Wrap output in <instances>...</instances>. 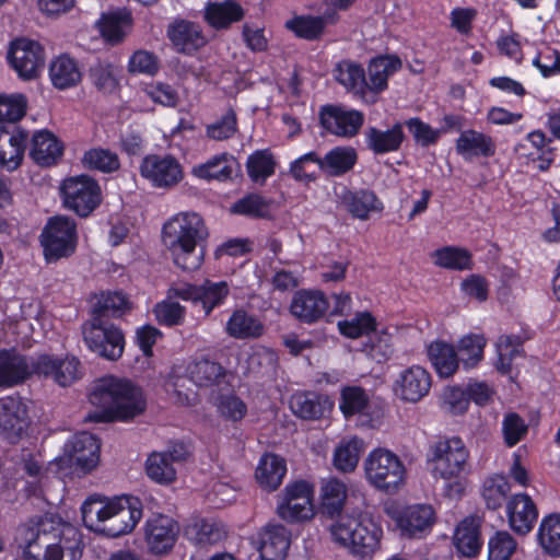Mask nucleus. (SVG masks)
<instances>
[{
  "mask_svg": "<svg viewBox=\"0 0 560 560\" xmlns=\"http://www.w3.org/2000/svg\"><path fill=\"white\" fill-rule=\"evenodd\" d=\"M369 401V396L362 387L347 386L341 389L340 410L346 418L363 413Z\"/></svg>",
  "mask_w": 560,
  "mask_h": 560,
  "instance_id": "052dcab7",
  "label": "nucleus"
},
{
  "mask_svg": "<svg viewBox=\"0 0 560 560\" xmlns=\"http://www.w3.org/2000/svg\"><path fill=\"white\" fill-rule=\"evenodd\" d=\"M486 339L481 335H468L463 337L457 343V354L459 361L466 368L476 366L483 358Z\"/></svg>",
  "mask_w": 560,
  "mask_h": 560,
  "instance_id": "864d4df0",
  "label": "nucleus"
},
{
  "mask_svg": "<svg viewBox=\"0 0 560 560\" xmlns=\"http://www.w3.org/2000/svg\"><path fill=\"white\" fill-rule=\"evenodd\" d=\"M404 138L405 135L400 122H396L390 129L385 131L375 127H370L366 130L368 147L376 154L397 151Z\"/></svg>",
  "mask_w": 560,
  "mask_h": 560,
  "instance_id": "c9c22d12",
  "label": "nucleus"
},
{
  "mask_svg": "<svg viewBox=\"0 0 560 560\" xmlns=\"http://www.w3.org/2000/svg\"><path fill=\"white\" fill-rule=\"evenodd\" d=\"M236 159L228 153L215 155L206 163L194 167L192 173L199 178L228 180L237 170Z\"/></svg>",
  "mask_w": 560,
  "mask_h": 560,
  "instance_id": "4c0bfd02",
  "label": "nucleus"
},
{
  "mask_svg": "<svg viewBox=\"0 0 560 560\" xmlns=\"http://www.w3.org/2000/svg\"><path fill=\"white\" fill-rule=\"evenodd\" d=\"M456 151L465 160L475 156L490 158L495 153V143L490 136L469 129L463 131L456 140Z\"/></svg>",
  "mask_w": 560,
  "mask_h": 560,
  "instance_id": "c756f323",
  "label": "nucleus"
},
{
  "mask_svg": "<svg viewBox=\"0 0 560 560\" xmlns=\"http://www.w3.org/2000/svg\"><path fill=\"white\" fill-rule=\"evenodd\" d=\"M329 530L336 544L360 557L374 553L383 534L382 528L366 515L341 516Z\"/></svg>",
  "mask_w": 560,
  "mask_h": 560,
  "instance_id": "423d86ee",
  "label": "nucleus"
},
{
  "mask_svg": "<svg viewBox=\"0 0 560 560\" xmlns=\"http://www.w3.org/2000/svg\"><path fill=\"white\" fill-rule=\"evenodd\" d=\"M82 166L90 171L105 174L114 173L120 168L118 154L102 147L91 148L81 158Z\"/></svg>",
  "mask_w": 560,
  "mask_h": 560,
  "instance_id": "a18cd8bd",
  "label": "nucleus"
},
{
  "mask_svg": "<svg viewBox=\"0 0 560 560\" xmlns=\"http://www.w3.org/2000/svg\"><path fill=\"white\" fill-rule=\"evenodd\" d=\"M427 354L440 377H451L458 370L459 358L456 349L445 341L431 342L427 347Z\"/></svg>",
  "mask_w": 560,
  "mask_h": 560,
  "instance_id": "473e14b6",
  "label": "nucleus"
},
{
  "mask_svg": "<svg viewBox=\"0 0 560 560\" xmlns=\"http://www.w3.org/2000/svg\"><path fill=\"white\" fill-rule=\"evenodd\" d=\"M401 60L395 55L373 58L368 66V90L380 93L387 88L388 78L401 68Z\"/></svg>",
  "mask_w": 560,
  "mask_h": 560,
  "instance_id": "2f4dec72",
  "label": "nucleus"
},
{
  "mask_svg": "<svg viewBox=\"0 0 560 560\" xmlns=\"http://www.w3.org/2000/svg\"><path fill=\"white\" fill-rule=\"evenodd\" d=\"M480 522L478 517L465 518L456 528L454 544L457 550L467 557L475 556L480 547Z\"/></svg>",
  "mask_w": 560,
  "mask_h": 560,
  "instance_id": "37998d69",
  "label": "nucleus"
},
{
  "mask_svg": "<svg viewBox=\"0 0 560 560\" xmlns=\"http://www.w3.org/2000/svg\"><path fill=\"white\" fill-rule=\"evenodd\" d=\"M469 453L459 438L443 439L430 447L429 462L433 477L445 481L444 494L450 499L460 498L465 486L459 476L465 471Z\"/></svg>",
  "mask_w": 560,
  "mask_h": 560,
  "instance_id": "39448f33",
  "label": "nucleus"
},
{
  "mask_svg": "<svg viewBox=\"0 0 560 560\" xmlns=\"http://www.w3.org/2000/svg\"><path fill=\"white\" fill-rule=\"evenodd\" d=\"M291 409L303 419H318L332 408V401L316 393L298 394L291 398Z\"/></svg>",
  "mask_w": 560,
  "mask_h": 560,
  "instance_id": "72a5a7b5",
  "label": "nucleus"
},
{
  "mask_svg": "<svg viewBox=\"0 0 560 560\" xmlns=\"http://www.w3.org/2000/svg\"><path fill=\"white\" fill-rule=\"evenodd\" d=\"M357 151L351 147H337L323 159L324 172L331 176H341L351 171L357 163Z\"/></svg>",
  "mask_w": 560,
  "mask_h": 560,
  "instance_id": "de8ad7c7",
  "label": "nucleus"
},
{
  "mask_svg": "<svg viewBox=\"0 0 560 560\" xmlns=\"http://www.w3.org/2000/svg\"><path fill=\"white\" fill-rule=\"evenodd\" d=\"M81 513L89 529L108 537H118L133 530L142 517V503L131 495L113 500L91 497L82 504Z\"/></svg>",
  "mask_w": 560,
  "mask_h": 560,
  "instance_id": "7ed1b4c3",
  "label": "nucleus"
},
{
  "mask_svg": "<svg viewBox=\"0 0 560 560\" xmlns=\"http://www.w3.org/2000/svg\"><path fill=\"white\" fill-rule=\"evenodd\" d=\"M89 400L94 411L85 417L91 422H113L129 420L144 410L142 392L126 378L113 375L94 382Z\"/></svg>",
  "mask_w": 560,
  "mask_h": 560,
  "instance_id": "f257e3e1",
  "label": "nucleus"
},
{
  "mask_svg": "<svg viewBox=\"0 0 560 560\" xmlns=\"http://www.w3.org/2000/svg\"><path fill=\"white\" fill-rule=\"evenodd\" d=\"M243 16V8L234 0L211 2L205 10V19L215 28H226L232 23L241 21Z\"/></svg>",
  "mask_w": 560,
  "mask_h": 560,
  "instance_id": "ea45409f",
  "label": "nucleus"
},
{
  "mask_svg": "<svg viewBox=\"0 0 560 560\" xmlns=\"http://www.w3.org/2000/svg\"><path fill=\"white\" fill-rule=\"evenodd\" d=\"M225 331L235 339H253L262 335L264 325L255 315L244 310H236L229 318Z\"/></svg>",
  "mask_w": 560,
  "mask_h": 560,
  "instance_id": "e433bc0d",
  "label": "nucleus"
},
{
  "mask_svg": "<svg viewBox=\"0 0 560 560\" xmlns=\"http://www.w3.org/2000/svg\"><path fill=\"white\" fill-rule=\"evenodd\" d=\"M141 175L156 187H172L183 178L182 166L171 155H148L140 166Z\"/></svg>",
  "mask_w": 560,
  "mask_h": 560,
  "instance_id": "a211bd4d",
  "label": "nucleus"
},
{
  "mask_svg": "<svg viewBox=\"0 0 560 560\" xmlns=\"http://www.w3.org/2000/svg\"><path fill=\"white\" fill-rule=\"evenodd\" d=\"M27 136L16 126L0 127V166L14 171L22 164Z\"/></svg>",
  "mask_w": 560,
  "mask_h": 560,
  "instance_id": "4be33fe9",
  "label": "nucleus"
},
{
  "mask_svg": "<svg viewBox=\"0 0 560 560\" xmlns=\"http://www.w3.org/2000/svg\"><path fill=\"white\" fill-rule=\"evenodd\" d=\"M346 499L347 487L342 481L330 478L322 486V511L329 517L341 513Z\"/></svg>",
  "mask_w": 560,
  "mask_h": 560,
  "instance_id": "49530a36",
  "label": "nucleus"
},
{
  "mask_svg": "<svg viewBox=\"0 0 560 560\" xmlns=\"http://www.w3.org/2000/svg\"><path fill=\"white\" fill-rule=\"evenodd\" d=\"M523 342L524 340L520 336L502 335L499 337L495 343L498 353L495 368L500 373L510 374L512 372L514 360L523 355Z\"/></svg>",
  "mask_w": 560,
  "mask_h": 560,
  "instance_id": "c03bdc74",
  "label": "nucleus"
},
{
  "mask_svg": "<svg viewBox=\"0 0 560 560\" xmlns=\"http://www.w3.org/2000/svg\"><path fill=\"white\" fill-rule=\"evenodd\" d=\"M340 200L346 210L360 220H368L371 212L383 210V203L372 190L352 191L345 189Z\"/></svg>",
  "mask_w": 560,
  "mask_h": 560,
  "instance_id": "c85d7f7f",
  "label": "nucleus"
},
{
  "mask_svg": "<svg viewBox=\"0 0 560 560\" xmlns=\"http://www.w3.org/2000/svg\"><path fill=\"white\" fill-rule=\"evenodd\" d=\"M167 37L179 52L190 54L207 43L201 28L192 22L176 20L167 27Z\"/></svg>",
  "mask_w": 560,
  "mask_h": 560,
  "instance_id": "393cba45",
  "label": "nucleus"
},
{
  "mask_svg": "<svg viewBox=\"0 0 560 560\" xmlns=\"http://www.w3.org/2000/svg\"><path fill=\"white\" fill-rule=\"evenodd\" d=\"M61 192L65 206L83 218L91 214L102 200L98 183L89 175H79L65 179Z\"/></svg>",
  "mask_w": 560,
  "mask_h": 560,
  "instance_id": "9b49d317",
  "label": "nucleus"
},
{
  "mask_svg": "<svg viewBox=\"0 0 560 560\" xmlns=\"http://www.w3.org/2000/svg\"><path fill=\"white\" fill-rule=\"evenodd\" d=\"M246 167L253 182L265 183L275 173L273 156L268 150H258L248 156Z\"/></svg>",
  "mask_w": 560,
  "mask_h": 560,
  "instance_id": "4d7b16f0",
  "label": "nucleus"
},
{
  "mask_svg": "<svg viewBox=\"0 0 560 560\" xmlns=\"http://www.w3.org/2000/svg\"><path fill=\"white\" fill-rule=\"evenodd\" d=\"M287 472V465L282 457L276 454H265L256 468V479L268 491L276 490Z\"/></svg>",
  "mask_w": 560,
  "mask_h": 560,
  "instance_id": "f704fd0d",
  "label": "nucleus"
},
{
  "mask_svg": "<svg viewBox=\"0 0 560 560\" xmlns=\"http://www.w3.org/2000/svg\"><path fill=\"white\" fill-rule=\"evenodd\" d=\"M82 332L84 342L97 355L109 361H116L122 355L125 337L121 329L100 316H93L85 323Z\"/></svg>",
  "mask_w": 560,
  "mask_h": 560,
  "instance_id": "6e6552de",
  "label": "nucleus"
},
{
  "mask_svg": "<svg viewBox=\"0 0 560 560\" xmlns=\"http://www.w3.org/2000/svg\"><path fill=\"white\" fill-rule=\"evenodd\" d=\"M49 77L55 88L66 90L77 85L82 79V73L74 59L61 55L50 63Z\"/></svg>",
  "mask_w": 560,
  "mask_h": 560,
  "instance_id": "58836bf2",
  "label": "nucleus"
},
{
  "mask_svg": "<svg viewBox=\"0 0 560 560\" xmlns=\"http://www.w3.org/2000/svg\"><path fill=\"white\" fill-rule=\"evenodd\" d=\"M285 26L300 38L317 40L324 34L326 19L323 16L300 15L287 21Z\"/></svg>",
  "mask_w": 560,
  "mask_h": 560,
  "instance_id": "09e8293b",
  "label": "nucleus"
},
{
  "mask_svg": "<svg viewBox=\"0 0 560 560\" xmlns=\"http://www.w3.org/2000/svg\"><path fill=\"white\" fill-rule=\"evenodd\" d=\"M33 373L52 378L62 387L72 385L83 374L81 362L73 355L61 359L51 354H40L32 360Z\"/></svg>",
  "mask_w": 560,
  "mask_h": 560,
  "instance_id": "f8f14e48",
  "label": "nucleus"
},
{
  "mask_svg": "<svg viewBox=\"0 0 560 560\" xmlns=\"http://www.w3.org/2000/svg\"><path fill=\"white\" fill-rule=\"evenodd\" d=\"M538 539L546 552L551 556L560 555V515L551 514L544 518Z\"/></svg>",
  "mask_w": 560,
  "mask_h": 560,
  "instance_id": "6e6d98bb",
  "label": "nucleus"
},
{
  "mask_svg": "<svg viewBox=\"0 0 560 560\" xmlns=\"http://www.w3.org/2000/svg\"><path fill=\"white\" fill-rule=\"evenodd\" d=\"M313 494V487L304 480L289 483L278 495L277 515L288 523L311 520L314 516Z\"/></svg>",
  "mask_w": 560,
  "mask_h": 560,
  "instance_id": "9d476101",
  "label": "nucleus"
},
{
  "mask_svg": "<svg viewBox=\"0 0 560 560\" xmlns=\"http://www.w3.org/2000/svg\"><path fill=\"white\" fill-rule=\"evenodd\" d=\"M68 532L74 536V544L70 546L61 544V532L57 522L48 516H39L18 527L15 541L23 550L25 560H62L66 550L74 558L79 539L75 538L77 533L73 529L69 528Z\"/></svg>",
  "mask_w": 560,
  "mask_h": 560,
  "instance_id": "20e7f679",
  "label": "nucleus"
},
{
  "mask_svg": "<svg viewBox=\"0 0 560 560\" xmlns=\"http://www.w3.org/2000/svg\"><path fill=\"white\" fill-rule=\"evenodd\" d=\"M364 468L368 480L380 490L394 492L404 481L402 463L387 450L373 451L366 458Z\"/></svg>",
  "mask_w": 560,
  "mask_h": 560,
  "instance_id": "1a4fd4ad",
  "label": "nucleus"
},
{
  "mask_svg": "<svg viewBox=\"0 0 560 560\" xmlns=\"http://www.w3.org/2000/svg\"><path fill=\"white\" fill-rule=\"evenodd\" d=\"M435 265L454 270H470L472 268L471 254L460 247L446 246L433 254Z\"/></svg>",
  "mask_w": 560,
  "mask_h": 560,
  "instance_id": "8fccbe9b",
  "label": "nucleus"
},
{
  "mask_svg": "<svg viewBox=\"0 0 560 560\" xmlns=\"http://www.w3.org/2000/svg\"><path fill=\"white\" fill-rule=\"evenodd\" d=\"M190 377L197 386H208L223 375V368L208 359H201L189 368Z\"/></svg>",
  "mask_w": 560,
  "mask_h": 560,
  "instance_id": "e2e57ef3",
  "label": "nucleus"
},
{
  "mask_svg": "<svg viewBox=\"0 0 560 560\" xmlns=\"http://www.w3.org/2000/svg\"><path fill=\"white\" fill-rule=\"evenodd\" d=\"M431 386L429 371L421 365H411L399 373L394 392L400 400L416 404L429 394Z\"/></svg>",
  "mask_w": 560,
  "mask_h": 560,
  "instance_id": "2eb2a0df",
  "label": "nucleus"
},
{
  "mask_svg": "<svg viewBox=\"0 0 560 560\" xmlns=\"http://www.w3.org/2000/svg\"><path fill=\"white\" fill-rule=\"evenodd\" d=\"M173 296L189 300L194 303L200 302L206 314H209L215 306L220 305L229 294L226 282H212L206 280L201 285L183 283L170 289Z\"/></svg>",
  "mask_w": 560,
  "mask_h": 560,
  "instance_id": "4468645a",
  "label": "nucleus"
},
{
  "mask_svg": "<svg viewBox=\"0 0 560 560\" xmlns=\"http://www.w3.org/2000/svg\"><path fill=\"white\" fill-rule=\"evenodd\" d=\"M515 549L514 538L508 532H498L489 540V560H510Z\"/></svg>",
  "mask_w": 560,
  "mask_h": 560,
  "instance_id": "774afa93",
  "label": "nucleus"
},
{
  "mask_svg": "<svg viewBox=\"0 0 560 560\" xmlns=\"http://www.w3.org/2000/svg\"><path fill=\"white\" fill-rule=\"evenodd\" d=\"M26 113V98L22 94H0V121L14 122L20 120Z\"/></svg>",
  "mask_w": 560,
  "mask_h": 560,
  "instance_id": "69168bd1",
  "label": "nucleus"
},
{
  "mask_svg": "<svg viewBox=\"0 0 560 560\" xmlns=\"http://www.w3.org/2000/svg\"><path fill=\"white\" fill-rule=\"evenodd\" d=\"M179 525L170 516L156 515L145 523V542L151 553L162 556L168 553L178 537Z\"/></svg>",
  "mask_w": 560,
  "mask_h": 560,
  "instance_id": "dca6fc26",
  "label": "nucleus"
},
{
  "mask_svg": "<svg viewBox=\"0 0 560 560\" xmlns=\"http://www.w3.org/2000/svg\"><path fill=\"white\" fill-rule=\"evenodd\" d=\"M194 385L192 378L185 375L172 376L166 384L167 390L174 395L176 401L180 405L194 402L196 397Z\"/></svg>",
  "mask_w": 560,
  "mask_h": 560,
  "instance_id": "338daca9",
  "label": "nucleus"
},
{
  "mask_svg": "<svg viewBox=\"0 0 560 560\" xmlns=\"http://www.w3.org/2000/svg\"><path fill=\"white\" fill-rule=\"evenodd\" d=\"M209 236L203 219L196 212H180L163 226L162 241L174 264L184 271L198 269L205 256Z\"/></svg>",
  "mask_w": 560,
  "mask_h": 560,
  "instance_id": "f03ea898",
  "label": "nucleus"
},
{
  "mask_svg": "<svg viewBox=\"0 0 560 560\" xmlns=\"http://www.w3.org/2000/svg\"><path fill=\"white\" fill-rule=\"evenodd\" d=\"M270 200L257 194H249L234 202L231 212L255 219H267L270 217Z\"/></svg>",
  "mask_w": 560,
  "mask_h": 560,
  "instance_id": "5fc2aeb1",
  "label": "nucleus"
},
{
  "mask_svg": "<svg viewBox=\"0 0 560 560\" xmlns=\"http://www.w3.org/2000/svg\"><path fill=\"white\" fill-rule=\"evenodd\" d=\"M322 126L339 137L355 136L363 125V114L351 109L346 110L342 107L328 105L324 106L319 114Z\"/></svg>",
  "mask_w": 560,
  "mask_h": 560,
  "instance_id": "aec40b11",
  "label": "nucleus"
},
{
  "mask_svg": "<svg viewBox=\"0 0 560 560\" xmlns=\"http://www.w3.org/2000/svg\"><path fill=\"white\" fill-rule=\"evenodd\" d=\"M511 490L508 479L502 475L487 478L482 486V498L491 510L500 509Z\"/></svg>",
  "mask_w": 560,
  "mask_h": 560,
  "instance_id": "603ef678",
  "label": "nucleus"
},
{
  "mask_svg": "<svg viewBox=\"0 0 560 560\" xmlns=\"http://www.w3.org/2000/svg\"><path fill=\"white\" fill-rule=\"evenodd\" d=\"M131 308L132 303L124 292L108 291L96 296V302L93 306V316H100L104 320L109 317L118 318L129 313Z\"/></svg>",
  "mask_w": 560,
  "mask_h": 560,
  "instance_id": "a19ab883",
  "label": "nucleus"
},
{
  "mask_svg": "<svg viewBox=\"0 0 560 560\" xmlns=\"http://www.w3.org/2000/svg\"><path fill=\"white\" fill-rule=\"evenodd\" d=\"M328 305V301L322 291L299 290L292 298L290 312L300 322L313 324L325 315Z\"/></svg>",
  "mask_w": 560,
  "mask_h": 560,
  "instance_id": "412c9836",
  "label": "nucleus"
},
{
  "mask_svg": "<svg viewBox=\"0 0 560 560\" xmlns=\"http://www.w3.org/2000/svg\"><path fill=\"white\" fill-rule=\"evenodd\" d=\"M75 222L68 217L51 218L40 235V245L47 262H56L71 256L77 247Z\"/></svg>",
  "mask_w": 560,
  "mask_h": 560,
  "instance_id": "0eeeda50",
  "label": "nucleus"
},
{
  "mask_svg": "<svg viewBox=\"0 0 560 560\" xmlns=\"http://www.w3.org/2000/svg\"><path fill=\"white\" fill-rule=\"evenodd\" d=\"M130 14L126 10L104 14L100 30L104 38L112 43L120 42L125 36V26L129 25Z\"/></svg>",
  "mask_w": 560,
  "mask_h": 560,
  "instance_id": "13d9d810",
  "label": "nucleus"
},
{
  "mask_svg": "<svg viewBox=\"0 0 560 560\" xmlns=\"http://www.w3.org/2000/svg\"><path fill=\"white\" fill-rule=\"evenodd\" d=\"M340 332L348 338H359L361 336H370L376 330V320L369 312L357 314L350 320H341L338 323Z\"/></svg>",
  "mask_w": 560,
  "mask_h": 560,
  "instance_id": "680f3d73",
  "label": "nucleus"
},
{
  "mask_svg": "<svg viewBox=\"0 0 560 560\" xmlns=\"http://www.w3.org/2000/svg\"><path fill=\"white\" fill-rule=\"evenodd\" d=\"M396 521L405 536L418 537L432 528L435 513L429 504H416L404 509Z\"/></svg>",
  "mask_w": 560,
  "mask_h": 560,
  "instance_id": "5701e85b",
  "label": "nucleus"
},
{
  "mask_svg": "<svg viewBox=\"0 0 560 560\" xmlns=\"http://www.w3.org/2000/svg\"><path fill=\"white\" fill-rule=\"evenodd\" d=\"M185 534L196 546L217 545L226 538L225 525L212 517L196 518L185 529Z\"/></svg>",
  "mask_w": 560,
  "mask_h": 560,
  "instance_id": "a878e982",
  "label": "nucleus"
},
{
  "mask_svg": "<svg viewBox=\"0 0 560 560\" xmlns=\"http://www.w3.org/2000/svg\"><path fill=\"white\" fill-rule=\"evenodd\" d=\"M70 466H77L84 472L96 467L100 460V444L94 435L81 432L65 445V457Z\"/></svg>",
  "mask_w": 560,
  "mask_h": 560,
  "instance_id": "6ab92c4d",
  "label": "nucleus"
},
{
  "mask_svg": "<svg viewBox=\"0 0 560 560\" xmlns=\"http://www.w3.org/2000/svg\"><path fill=\"white\" fill-rule=\"evenodd\" d=\"M324 171L323 159L315 152H308L291 164V173L299 180H314L316 171Z\"/></svg>",
  "mask_w": 560,
  "mask_h": 560,
  "instance_id": "0e129e2a",
  "label": "nucleus"
},
{
  "mask_svg": "<svg viewBox=\"0 0 560 560\" xmlns=\"http://www.w3.org/2000/svg\"><path fill=\"white\" fill-rule=\"evenodd\" d=\"M148 477L161 485H170L176 479V469L164 453L153 452L145 462Z\"/></svg>",
  "mask_w": 560,
  "mask_h": 560,
  "instance_id": "3c124183",
  "label": "nucleus"
},
{
  "mask_svg": "<svg viewBox=\"0 0 560 560\" xmlns=\"http://www.w3.org/2000/svg\"><path fill=\"white\" fill-rule=\"evenodd\" d=\"M8 58L19 75L26 80L36 78L45 65L43 47L26 38L11 44Z\"/></svg>",
  "mask_w": 560,
  "mask_h": 560,
  "instance_id": "ddd939ff",
  "label": "nucleus"
},
{
  "mask_svg": "<svg viewBox=\"0 0 560 560\" xmlns=\"http://www.w3.org/2000/svg\"><path fill=\"white\" fill-rule=\"evenodd\" d=\"M33 374L32 362L11 351H0V387H10L24 382Z\"/></svg>",
  "mask_w": 560,
  "mask_h": 560,
  "instance_id": "cd10ccee",
  "label": "nucleus"
},
{
  "mask_svg": "<svg viewBox=\"0 0 560 560\" xmlns=\"http://www.w3.org/2000/svg\"><path fill=\"white\" fill-rule=\"evenodd\" d=\"M506 510L510 526L515 533L525 535L532 530L538 512L529 495L515 494L508 501Z\"/></svg>",
  "mask_w": 560,
  "mask_h": 560,
  "instance_id": "b1692460",
  "label": "nucleus"
},
{
  "mask_svg": "<svg viewBox=\"0 0 560 560\" xmlns=\"http://www.w3.org/2000/svg\"><path fill=\"white\" fill-rule=\"evenodd\" d=\"M338 83L353 93L363 95L368 91V80L363 67L351 60H341L334 69Z\"/></svg>",
  "mask_w": 560,
  "mask_h": 560,
  "instance_id": "79ce46f5",
  "label": "nucleus"
},
{
  "mask_svg": "<svg viewBox=\"0 0 560 560\" xmlns=\"http://www.w3.org/2000/svg\"><path fill=\"white\" fill-rule=\"evenodd\" d=\"M28 425L26 406L20 397L0 399V435L11 443L19 441Z\"/></svg>",
  "mask_w": 560,
  "mask_h": 560,
  "instance_id": "f3484780",
  "label": "nucleus"
},
{
  "mask_svg": "<svg viewBox=\"0 0 560 560\" xmlns=\"http://www.w3.org/2000/svg\"><path fill=\"white\" fill-rule=\"evenodd\" d=\"M62 154V145L58 139L47 130L36 131L31 141L30 156L42 166L54 164Z\"/></svg>",
  "mask_w": 560,
  "mask_h": 560,
  "instance_id": "7c9ffc66",
  "label": "nucleus"
},
{
  "mask_svg": "<svg viewBox=\"0 0 560 560\" xmlns=\"http://www.w3.org/2000/svg\"><path fill=\"white\" fill-rule=\"evenodd\" d=\"M362 445V440L358 438L341 443L335 451V467L343 472L352 471L358 465Z\"/></svg>",
  "mask_w": 560,
  "mask_h": 560,
  "instance_id": "bf43d9fd",
  "label": "nucleus"
},
{
  "mask_svg": "<svg viewBox=\"0 0 560 560\" xmlns=\"http://www.w3.org/2000/svg\"><path fill=\"white\" fill-rule=\"evenodd\" d=\"M290 546L289 532L283 525H269L260 535L261 560H283Z\"/></svg>",
  "mask_w": 560,
  "mask_h": 560,
  "instance_id": "bb28decb",
  "label": "nucleus"
}]
</instances>
